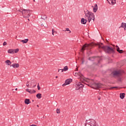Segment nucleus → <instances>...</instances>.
<instances>
[{
	"instance_id": "obj_31",
	"label": "nucleus",
	"mask_w": 126,
	"mask_h": 126,
	"mask_svg": "<svg viewBox=\"0 0 126 126\" xmlns=\"http://www.w3.org/2000/svg\"><path fill=\"white\" fill-rule=\"evenodd\" d=\"M65 31H68L69 33H71V32L69 30V29L66 28Z\"/></svg>"
},
{
	"instance_id": "obj_19",
	"label": "nucleus",
	"mask_w": 126,
	"mask_h": 126,
	"mask_svg": "<svg viewBox=\"0 0 126 126\" xmlns=\"http://www.w3.org/2000/svg\"><path fill=\"white\" fill-rule=\"evenodd\" d=\"M28 41H29V39H25L24 40H21V42H22V43H23V44H26L27 43H28Z\"/></svg>"
},
{
	"instance_id": "obj_42",
	"label": "nucleus",
	"mask_w": 126,
	"mask_h": 126,
	"mask_svg": "<svg viewBox=\"0 0 126 126\" xmlns=\"http://www.w3.org/2000/svg\"><path fill=\"white\" fill-rule=\"evenodd\" d=\"M33 1H34V2H35V0H33Z\"/></svg>"
},
{
	"instance_id": "obj_14",
	"label": "nucleus",
	"mask_w": 126,
	"mask_h": 126,
	"mask_svg": "<svg viewBox=\"0 0 126 126\" xmlns=\"http://www.w3.org/2000/svg\"><path fill=\"white\" fill-rule=\"evenodd\" d=\"M10 66H12L14 68H17L19 67V64L18 63L13 64L11 65Z\"/></svg>"
},
{
	"instance_id": "obj_18",
	"label": "nucleus",
	"mask_w": 126,
	"mask_h": 126,
	"mask_svg": "<svg viewBox=\"0 0 126 126\" xmlns=\"http://www.w3.org/2000/svg\"><path fill=\"white\" fill-rule=\"evenodd\" d=\"M30 103H31V101H30V99L27 98L25 100V104H27V105H28L29 104H30Z\"/></svg>"
},
{
	"instance_id": "obj_24",
	"label": "nucleus",
	"mask_w": 126,
	"mask_h": 126,
	"mask_svg": "<svg viewBox=\"0 0 126 126\" xmlns=\"http://www.w3.org/2000/svg\"><path fill=\"white\" fill-rule=\"evenodd\" d=\"M47 16L46 15H42L41 16V19H43L45 20V19H47Z\"/></svg>"
},
{
	"instance_id": "obj_21",
	"label": "nucleus",
	"mask_w": 126,
	"mask_h": 126,
	"mask_svg": "<svg viewBox=\"0 0 126 126\" xmlns=\"http://www.w3.org/2000/svg\"><path fill=\"white\" fill-rule=\"evenodd\" d=\"M8 54H14V49H9L8 50Z\"/></svg>"
},
{
	"instance_id": "obj_15",
	"label": "nucleus",
	"mask_w": 126,
	"mask_h": 126,
	"mask_svg": "<svg viewBox=\"0 0 126 126\" xmlns=\"http://www.w3.org/2000/svg\"><path fill=\"white\" fill-rule=\"evenodd\" d=\"M87 22V20L84 19V18H82L81 20V23L82 24H86V23Z\"/></svg>"
},
{
	"instance_id": "obj_30",
	"label": "nucleus",
	"mask_w": 126,
	"mask_h": 126,
	"mask_svg": "<svg viewBox=\"0 0 126 126\" xmlns=\"http://www.w3.org/2000/svg\"><path fill=\"white\" fill-rule=\"evenodd\" d=\"M18 11H19V12H21L22 15L23 14V9H19Z\"/></svg>"
},
{
	"instance_id": "obj_12",
	"label": "nucleus",
	"mask_w": 126,
	"mask_h": 126,
	"mask_svg": "<svg viewBox=\"0 0 126 126\" xmlns=\"http://www.w3.org/2000/svg\"><path fill=\"white\" fill-rule=\"evenodd\" d=\"M26 91L27 92L30 93V94H34V93H36V91H35L34 90H30L28 89H27Z\"/></svg>"
},
{
	"instance_id": "obj_4",
	"label": "nucleus",
	"mask_w": 126,
	"mask_h": 126,
	"mask_svg": "<svg viewBox=\"0 0 126 126\" xmlns=\"http://www.w3.org/2000/svg\"><path fill=\"white\" fill-rule=\"evenodd\" d=\"M112 74L114 77L116 76L119 77L122 76V71L121 70L114 71L112 72Z\"/></svg>"
},
{
	"instance_id": "obj_36",
	"label": "nucleus",
	"mask_w": 126,
	"mask_h": 126,
	"mask_svg": "<svg viewBox=\"0 0 126 126\" xmlns=\"http://www.w3.org/2000/svg\"><path fill=\"white\" fill-rule=\"evenodd\" d=\"M29 82L28 81V83L26 84V86L27 87H29V84H28Z\"/></svg>"
},
{
	"instance_id": "obj_20",
	"label": "nucleus",
	"mask_w": 126,
	"mask_h": 126,
	"mask_svg": "<svg viewBox=\"0 0 126 126\" xmlns=\"http://www.w3.org/2000/svg\"><path fill=\"white\" fill-rule=\"evenodd\" d=\"M125 95H126V94L125 93L120 94V97L121 99H124V98H125Z\"/></svg>"
},
{
	"instance_id": "obj_7",
	"label": "nucleus",
	"mask_w": 126,
	"mask_h": 126,
	"mask_svg": "<svg viewBox=\"0 0 126 126\" xmlns=\"http://www.w3.org/2000/svg\"><path fill=\"white\" fill-rule=\"evenodd\" d=\"M94 88H95L96 89L98 88H102L103 87V84L101 83H95L93 85Z\"/></svg>"
},
{
	"instance_id": "obj_34",
	"label": "nucleus",
	"mask_w": 126,
	"mask_h": 126,
	"mask_svg": "<svg viewBox=\"0 0 126 126\" xmlns=\"http://www.w3.org/2000/svg\"><path fill=\"white\" fill-rule=\"evenodd\" d=\"M7 43H6V42H5V41H4V42H3V46H6V45H7Z\"/></svg>"
},
{
	"instance_id": "obj_16",
	"label": "nucleus",
	"mask_w": 126,
	"mask_h": 126,
	"mask_svg": "<svg viewBox=\"0 0 126 126\" xmlns=\"http://www.w3.org/2000/svg\"><path fill=\"white\" fill-rule=\"evenodd\" d=\"M93 9H94V12H96L97 11V10H98V5H97V4H95L94 5V6L93 8Z\"/></svg>"
},
{
	"instance_id": "obj_37",
	"label": "nucleus",
	"mask_w": 126,
	"mask_h": 126,
	"mask_svg": "<svg viewBox=\"0 0 126 126\" xmlns=\"http://www.w3.org/2000/svg\"><path fill=\"white\" fill-rule=\"evenodd\" d=\"M113 88H118V87H112V88H110V89H113Z\"/></svg>"
},
{
	"instance_id": "obj_2",
	"label": "nucleus",
	"mask_w": 126,
	"mask_h": 126,
	"mask_svg": "<svg viewBox=\"0 0 126 126\" xmlns=\"http://www.w3.org/2000/svg\"><path fill=\"white\" fill-rule=\"evenodd\" d=\"M86 18H88L89 22H90L92 20L95 21V16L94 14L89 11L87 10L85 13Z\"/></svg>"
},
{
	"instance_id": "obj_32",
	"label": "nucleus",
	"mask_w": 126,
	"mask_h": 126,
	"mask_svg": "<svg viewBox=\"0 0 126 126\" xmlns=\"http://www.w3.org/2000/svg\"><path fill=\"white\" fill-rule=\"evenodd\" d=\"M73 74L75 76H77V75H78V73L76 72V73H73Z\"/></svg>"
},
{
	"instance_id": "obj_45",
	"label": "nucleus",
	"mask_w": 126,
	"mask_h": 126,
	"mask_svg": "<svg viewBox=\"0 0 126 126\" xmlns=\"http://www.w3.org/2000/svg\"><path fill=\"white\" fill-rule=\"evenodd\" d=\"M82 63H83V61H82Z\"/></svg>"
},
{
	"instance_id": "obj_23",
	"label": "nucleus",
	"mask_w": 126,
	"mask_h": 126,
	"mask_svg": "<svg viewBox=\"0 0 126 126\" xmlns=\"http://www.w3.org/2000/svg\"><path fill=\"white\" fill-rule=\"evenodd\" d=\"M36 97L38 99H41L42 98V94H36Z\"/></svg>"
},
{
	"instance_id": "obj_33",
	"label": "nucleus",
	"mask_w": 126,
	"mask_h": 126,
	"mask_svg": "<svg viewBox=\"0 0 126 126\" xmlns=\"http://www.w3.org/2000/svg\"><path fill=\"white\" fill-rule=\"evenodd\" d=\"M37 89L38 90H41V87H40V85H37Z\"/></svg>"
},
{
	"instance_id": "obj_44",
	"label": "nucleus",
	"mask_w": 126,
	"mask_h": 126,
	"mask_svg": "<svg viewBox=\"0 0 126 126\" xmlns=\"http://www.w3.org/2000/svg\"><path fill=\"white\" fill-rule=\"evenodd\" d=\"M15 90H16V91H17V88H16V89H15Z\"/></svg>"
},
{
	"instance_id": "obj_46",
	"label": "nucleus",
	"mask_w": 126,
	"mask_h": 126,
	"mask_svg": "<svg viewBox=\"0 0 126 126\" xmlns=\"http://www.w3.org/2000/svg\"><path fill=\"white\" fill-rule=\"evenodd\" d=\"M37 107H39V105H37Z\"/></svg>"
},
{
	"instance_id": "obj_13",
	"label": "nucleus",
	"mask_w": 126,
	"mask_h": 126,
	"mask_svg": "<svg viewBox=\"0 0 126 126\" xmlns=\"http://www.w3.org/2000/svg\"><path fill=\"white\" fill-rule=\"evenodd\" d=\"M108 2L109 3V4H112V5H114V4H116V0H107Z\"/></svg>"
},
{
	"instance_id": "obj_41",
	"label": "nucleus",
	"mask_w": 126,
	"mask_h": 126,
	"mask_svg": "<svg viewBox=\"0 0 126 126\" xmlns=\"http://www.w3.org/2000/svg\"><path fill=\"white\" fill-rule=\"evenodd\" d=\"M116 47H117V49H118V48H119V46H118V45H117Z\"/></svg>"
},
{
	"instance_id": "obj_40",
	"label": "nucleus",
	"mask_w": 126,
	"mask_h": 126,
	"mask_svg": "<svg viewBox=\"0 0 126 126\" xmlns=\"http://www.w3.org/2000/svg\"><path fill=\"white\" fill-rule=\"evenodd\" d=\"M59 77L58 76H56V78H58Z\"/></svg>"
},
{
	"instance_id": "obj_48",
	"label": "nucleus",
	"mask_w": 126,
	"mask_h": 126,
	"mask_svg": "<svg viewBox=\"0 0 126 126\" xmlns=\"http://www.w3.org/2000/svg\"><path fill=\"white\" fill-rule=\"evenodd\" d=\"M98 100H100V98H98Z\"/></svg>"
},
{
	"instance_id": "obj_6",
	"label": "nucleus",
	"mask_w": 126,
	"mask_h": 126,
	"mask_svg": "<svg viewBox=\"0 0 126 126\" xmlns=\"http://www.w3.org/2000/svg\"><path fill=\"white\" fill-rule=\"evenodd\" d=\"M85 126H99V125L95 123V121H94V120H92L88 123H86Z\"/></svg>"
},
{
	"instance_id": "obj_26",
	"label": "nucleus",
	"mask_w": 126,
	"mask_h": 126,
	"mask_svg": "<svg viewBox=\"0 0 126 126\" xmlns=\"http://www.w3.org/2000/svg\"><path fill=\"white\" fill-rule=\"evenodd\" d=\"M19 52V49L17 48L16 49H14V54H16V53H18Z\"/></svg>"
},
{
	"instance_id": "obj_9",
	"label": "nucleus",
	"mask_w": 126,
	"mask_h": 126,
	"mask_svg": "<svg viewBox=\"0 0 126 126\" xmlns=\"http://www.w3.org/2000/svg\"><path fill=\"white\" fill-rule=\"evenodd\" d=\"M84 86V85L81 83H77L76 85V90H79V89H80V88H82Z\"/></svg>"
},
{
	"instance_id": "obj_17",
	"label": "nucleus",
	"mask_w": 126,
	"mask_h": 126,
	"mask_svg": "<svg viewBox=\"0 0 126 126\" xmlns=\"http://www.w3.org/2000/svg\"><path fill=\"white\" fill-rule=\"evenodd\" d=\"M120 27L124 28V30L126 31V23H122Z\"/></svg>"
},
{
	"instance_id": "obj_10",
	"label": "nucleus",
	"mask_w": 126,
	"mask_h": 126,
	"mask_svg": "<svg viewBox=\"0 0 126 126\" xmlns=\"http://www.w3.org/2000/svg\"><path fill=\"white\" fill-rule=\"evenodd\" d=\"M32 85H33L32 87H30L31 88H34L36 87V86L37 85V83L35 81H32L31 83V86H32Z\"/></svg>"
},
{
	"instance_id": "obj_8",
	"label": "nucleus",
	"mask_w": 126,
	"mask_h": 126,
	"mask_svg": "<svg viewBox=\"0 0 126 126\" xmlns=\"http://www.w3.org/2000/svg\"><path fill=\"white\" fill-rule=\"evenodd\" d=\"M71 82H72V79H68L65 80V83L62 85V86L64 87V86H65L66 85H68V84H70Z\"/></svg>"
},
{
	"instance_id": "obj_25",
	"label": "nucleus",
	"mask_w": 126,
	"mask_h": 126,
	"mask_svg": "<svg viewBox=\"0 0 126 126\" xmlns=\"http://www.w3.org/2000/svg\"><path fill=\"white\" fill-rule=\"evenodd\" d=\"M117 52H119L120 54H123V50H120V47H118L117 49Z\"/></svg>"
},
{
	"instance_id": "obj_22",
	"label": "nucleus",
	"mask_w": 126,
	"mask_h": 126,
	"mask_svg": "<svg viewBox=\"0 0 126 126\" xmlns=\"http://www.w3.org/2000/svg\"><path fill=\"white\" fill-rule=\"evenodd\" d=\"M5 63H6V64H7V65H10L11 64V62H10V60H6Z\"/></svg>"
},
{
	"instance_id": "obj_1",
	"label": "nucleus",
	"mask_w": 126,
	"mask_h": 126,
	"mask_svg": "<svg viewBox=\"0 0 126 126\" xmlns=\"http://www.w3.org/2000/svg\"><path fill=\"white\" fill-rule=\"evenodd\" d=\"M103 43L98 44L99 49H103V50L107 54H111V53H114V49L113 48H111L108 46H102Z\"/></svg>"
},
{
	"instance_id": "obj_27",
	"label": "nucleus",
	"mask_w": 126,
	"mask_h": 126,
	"mask_svg": "<svg viewBox=\"0 0 126 126\" xmlns=\"http://www.w3.org/2000/svg\"><path fill=\"white\" fill-rule=\"evenodd\" d=\"M94 59H95V57H90L89 58V61H92V62H93L94 61Z\"/></svg>"
},
{
	"instance_id": "obj_47",
	"label": "nucleus",
	"mask_w": 126,
	"mask_h": 126,
	"mask_svg": "<svg viewBox=\"0 0 126 126\" xmlns=\"http://www.w3.org/2000/svg\"><path fill=\"white\" fill-rule=\"evenodd\" d=\"M37 85H39V83L37 84Z\"/></svg>"
},
{
	"instance_id": "obj_38",
	"label": "nucleus",
	"mask_w": 126,
	"mask_h": 126,
	"mask_svg": "<svg viewBox=\"0 0 126 126\" xmlns=\"http://www.w3.org/2000/svg\"><path fill=\"white\" fill-rule=\"evenodd\" d=\"M41 26L42 27H44V25H43V24H41Z\"/></svg>"
},
{
	"instance_id": "obj_11",
	"label": "nucleus",
	"mask_w": 126,
	"mask_h": 126,
	"mask_svg": "<svg viewBox=\"0 0 126 126\" xmlns=\"http://www.w3.org/2000/svg\"><path fill=\"white\" fill-rule=\"evenodd\" d=\"M60 70H62V72H63V71H67V70H68V67H67V66H65L63 69H59L58 72H60Z\"/></svg>"
},
{
	"instance_id": "obj_39",
	"label": "nucleus",
	"mask_w": 126,
	"mask_h": 126,
	"mask_svg": "<svg viewBox=\"0 0 126 126\" xmlns=\"http://www.w3.org/2000/svg\"><path fill=\"white\" fill-rule=\"evenodd\" d=\"M31 126H37L34 125H31Z\"/></svg>"
},
{
	"instance_id": "obj_5",
	"label": "nucleus",
	"mask_w": 126,
	"mask_h": 126,
	"mask_svg": "<svg viewBox=\"0 0 126 126\" xmlns=\"http://www.w3.org/2000/svg\"><path fill=\"white\" fill-rule=\"evenodd\" d=\"M90 47H91V44H84L81 49V51L82 53H83V52H84L85 50H89V49H90Z\"/></svg>"
},
{
	"instance_id": "obj_28",
	"label": "nucleus",
	"mask_w": 126,
	"mask_h": 126,
	"mask_svg": "<svg viewBox=\"0 0 126 126\" xmlns=\"http://www.w3.org/2000/svg\"><path fill=\"white\" fill-rule=\"evenodd\" d=\"M52 35L54 36V35H55L54 33H56V34H57V32L55 31V29H52Z\"/></svg>"
},
{
	"instance_id": "obj_29",
	"label": "nucleus",
	"mask_w": 126,
	"mask_h": 126,
	"mask_svg": "<svg viewBox=\"0 0 126 126\" xmlns=\"http://www.w3.org/2000/svg\"><path fill=\"white\" fill-rule=\"evenodd\" d=\"M56 112H57V114H60L61 113V111L60 110L59 108H58L56 110Z\"/></svg>"
},
{
	"instance_id": "obj_43",
	"label": "nucleus",
	"mask_w": 126,
	"mask_h": 126,
	"mask_svg": "<svg viewBox=\"0 0 126 126\" xmlns=\"http://www.w3.org/2000/svg\"><path fill=\"white\" fill-rule=\"evenodd\" d=\"M28 20H29V21H30V20L29 19H28Z\"/></svg>"
},
{
	"instance_id": "obj_35",
	"label": "nucleus",
	"mask_w": 126,
	"mask_h": 126,
	"mask_svg": "<svg viewBox=\"0 0 126 126\" xmlns=\"http://www.w3.org/2000/svg\"><path fill=\"white\" fill-rule=\"evenodd\" d=\"M86 82L89 83V82L90 81V80L87 79L86 80Z\"/></svg>"
},
{
	"instance_id": "obj_3",
	"label": "nucleus",
	"mask_w": 126,
	"mask_h": 126,
	"mask_svg": "<svg viewBox=\"0 0 126 126\" xmlns=\"http://www.w3.org/2000/svg\"><path fill=\"white\" fill-rule=\"evenodd\" d=\"M23 16L24 18H29L31 15V10L30 9H23Z\"/></svg>"
}]
</instances>
